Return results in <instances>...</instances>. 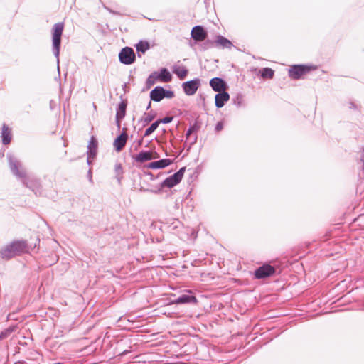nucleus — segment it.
Listing matches in <instances>:
<instances>
[{
    "label": "nucleus",
    "instance_id": "obj_16",
    "mask_svg": "<svg viewBox=\"0 0 364 364\" xmlns=\"http://www.w3.org/2000/svg\"><path fill=\"white\" fill-rule=\"evenodd\" d=\"M172 163V161L169 159H164L157 161L151 162L148 165V168L151 169L163 168L169 166Z\"/></svg>",
    "mask_w": 364,
    "mask_h": 364
},
{
    "label": "nucleus",
    "instance_id": "obj_20",
    "mask_svg": "<svg viewBox=\"0 0 364 364\" xmlns=\"http://www.w3.org/2000/svg\"><path fill=\"white\" fill-rule=\"evenodd\" d=\"M259 73L264 80H271L274 76V70L269 68H264L260 70Z\"/></svg>",
    "mask_w": 364,
    "mask_h": 364
},
{
    "label": "nucleus",
    "instance_id": "obj_32",
    "mask_svg": "<svg viewBox=\"0 0 364 364\" xmlns=\"http://www.w3.org/2000/svg\"><path fill=\"white\" fill-rule=\"evenodd\" d=\"M223 129V124L221 122H219L215 127V130L217 132H220Z\"/></svg>",
    "mask_w": 364,
    "mask_h": 364
},
{
    "label": "nucleus",
    "instance_id": "obj_10",
    "mask_svg": "<svg viewBox=\"0 0 364 364\" xmlns=\"http://www.w3.org/2000/svg\"><path fill=\"white\" fill-rule=\"evenodd\" d=\"M210 85L214 91L218 92L225 91L227 88L225 81L219 77L211 79L210 81Z\"/></svg>",
    "mask_w": 364,
    "mask_h": 364
},
{
    "label": "nucleus",
    "instance_id": "obj_4",
    "mask_svg": "<svg viewBox=\"0 0 364 364\" xmlns=\"http://www.w3.org/2000/svg\"><path fill=\"white\" fill-rule=\"evenodd\" d=\"M185 171V167L180 168L176 173L166 178L162 183V186L172 188L178 184L183 178Z\"/></svg>",
    "mask_w": 364,
    "mask_h": 364
},
{
    "label": "nucleus",
    "instance_id": "obj_29",
    "mask_svg": "<svg viewBox=\"0 0 364 364\" xmlns=\"http://www.w3.org/2000/svg\"><path fill=\"white\" fill-rule=\"evenodd\" d=\"M154 119V116L150 115L149 114H145L143 117V120L146 124L152 121Z\"/></svg>",
    "mask_w": 364,
    "mask_h": 364
},
{
    "label": "nucleus",
    "instance_id": "obj_24",
    "mask_svg": "<svg viewBox=\"0 0 364 364\" xmlns=\"http://www.w3.org/2000/svg\"><path fill=\"white\" fill-rule=\"evenodd\" d=\"M136 48L138 52L145 53L147 50L150 48V45L149 43L147 41H141L136 46Z\"/></svg>",
    "mask_w": 364,
    "mask_h": 364
},
{
    "label": "nucleus",
    "instance_id": "obj_18",
    "mask_svg": "<svg viewBox=\"0 0 364 364\" xmlns=\"http://www.w3.org/2000/svg\"><path fill=\"white\" fill-rule=\"evenodd\" d=\"M157 76H158V79H159V81L164 82H170L172 79V76H171V73L166 68L161 69L160 73H157Z\"/></svg>",
    "mask_w": 364,
    "mask_h": 364
},
{
    "label": "nucleus",
    "instance_id": "obj_17",
    "mask_svg": "<svg viewBox=\"0 0 364 364\" xmlns=\"http://www.w3.org/2000/svg\"><path fill=\"white\" fill-rule=\"evenodd\" d=\"M2 141L4 144H9L11 140V129L5 124L2 127Z\"/></svg>",
    "mask_w": 364,
    "mask_h": 364
},
{
    "label": "nucleus",
    "instance_id": "obj_3",
    "mask_svg": "<svg viewBox=\"0 0 364 364\" xmlns=\"http://www.w3.org/2000/svg\"><path fill=\"white\" fill-rule=\"evenodd\" d=\"M64 28L63 23H57L53 28V46L55 50V54H59L60 46L61 42V36Z\"/></svg>",
    "mask_w": 364,
    "mask_h": 364
},
{
    "label": "nucleus",
    "instance_id": "obj_22",
    "mask_svg": "<svg viewBox=\"0 0 364 364\" xmlns=\"http://www.w3.org/2000/svg\"><path fill=\"white\" fill-rule=\"evenodd\" d=\"M215 43L223 48H230L232 46V43L223 36H218Z\"/></svg>",
    "mask_w": 364,
    "mask_h": 364
},
{
    "label": "nucleus",
    "instance_id": "obj_12",
    "mask_svg": "<svg viewBox=\"0 0 364 364\" xmlns=\"http://www.w3.org/2000/svg\"><path fill=\"white\" fill-rule=\"evenodd\" d=\"M127 106V102L126 100H122L119 105L116 114V122L118 127H120L121 120L125 117Z\"/></svg>",
    "mask_w": 364,
    "mask_h": 364
},
{
    "label": "nucleus",
    "instance_id": "obj_27",
    "mask_svg": "<svg viewBox=\"0 0 364 364\" xmlns=\"http://www.w3.org/2000/svg\"><path fill=\"white\" fill-rule=\"evenodd\" d=\"M16 329L15 326L9 327L4 330L0 334V339H3L6 338L9 335H10L12 332H14Z\"/></svg>",
    "mask_w": 364,
    "mask_h": 364
},
{
    "label": "nucleus",
    "instance_id": "obj_30",
    "mask_svg": "<svg viewBox=\"0 0 364 364\" xmlns=\"http://www.w3.org/2000/svg\"><path fill=\"white\" fill-rule=\"evenodd\" d=\"M115 171L117 176H121L122 174V167L121 164L115 165Z\"/></svg>",
    "mask_w": 364,
    "mask_h": 364
},
{
    "label": "nucleus",
    "instance_id": "obj_25",
    "mask_svg": "<svg viewBox=\"0 0 364 364\" xmlns=\"http://www.w3.org/2000/svg\"><path fill=\"white\" fill-rule=\"evenodd\" d=\"M11 168L12 171L15 173V174L18 175L20 176H25V171L22 168H21L20 164L13 163L11 164Z\"/></svg>",
    "mask_w": 364,
    "mask_h": 364
},
{
    "label": "nucleus",
    "instance_id": "obj_26",
    "mask_svg": "<svg viewBox=\"0 0 364 364\" xmlns=\"http://www.w3.org/2000/svg\"><path fill=\"white\" fill-rule=\"evenodd\" d=\"M159 125V122L156 121L154 122L149 128H147L145 131L144 136H149L151 133H153Z\"/></svg>",
    "mask_w": 364,
    "mask_h": 364
},
{
    "label": "nucleus",
    "instance_id": "obj_23",
    "mask_svg": "<svg viewBox=\"0 0 364 364\" xmlns=\"http://www.w3.org/2000/svg\"><path fill=\"white\" fill-rule=\"evenodd\" d=\"M159 80V79H158V76H157V73L156 72H154L153 73H151L149 77L147 78L146 80V87L148 88H150L151 87H152L156 81Z\"/></svg>",
    "mask_w": 364,
    "mask_h": 364
},
{
    "label": "nucleus",
    "instance_id": "obj_5",
    "mask_svg": "<svg viewBox=\"0 0 364 364\" xmlns=\"http://www.w3.org/2000/svg\"><path fill=\"white\" fill-rule=\"evenodd\" d=\"M135 58L136 56L133 49L129 47L123 48L119 54L120 61L126 65H129L134 63Z\"/></svg>",
    "mask_w": 364,
    "mask_h": 364
},
{
    "label": "nucleus",
    "instance_id": "obj_7",
    "mask_svg": "<svg viewBox=\"0 0 364 364\" xmlns=\"http://www.w3.org/2000/svg\"><path fill=\"white\" fill-rule=\"evenodd\" d=\"M182 86L184 92L187 95H193L196 92L200 86V80L198 79H195L188 81L184 82Z\"/></svg>",
    "mask_w": 364,
    "mask_h": 364
},
{
    "label": "nucleus",
    "instance_id": "obj_21",
    "mask_svg": "<svg viewBox=\"0 0 364 364\" xmlns=\"http://www.w3.org/2000/svg\"><path fill=\"white\" fill-rule=\"evenodd\" d=\"M173 73L181 79H184L187 74L188 70L183 66H178L173 69Z\"/></svg>",
    "mask_w": 364,
    "mask_h": 364
},
{
    "label": "nucleus",
    "instance_id": "obj_6",
    "mask_svg": "<svg viewBox=\"0 0 364 364\" xmlns=\"http://www.w3.org/2000/svg\"><path fill=\"white\" fill-rule=\"evenodd\" d=\"M274 273L275 269L274 267L269 264H264L255 270V276L257 279H263L269 277Z\"/></svg>",
    "mask_w": 364,
    "mask_h": 364
},
{
    "label": "nucleus",
    "instance_id": "obj_2",
    "mask_svg": "<svg viewBox=\"0 0 364 364\" xmlns=\"http://www.w3.org/2000/svg\"><path fill=\"white\" fill-rule=\"evenodd\" d=\"M317 68V66L314 65H295L289 69V75L291 79L298 80Z\"/></svg>",
    "mask_w": 364,
    "mask_h": 364
},
{
    "label": "nucleus",
    "instance_id": "obj_31",
    "mask_svg": "<svg viewBox=\"0 0 364 364\" xmlns=\"http://www.w3.org/2000/svg\"><path fill=\"white\" fill-rule=\"evenodd\" d=\"M165 97L172 98L174 96V93L172 91L165 90H164Z\"/></svg>",
    "mask_w": 364,
    "mask_h": 364
},
{
    "label": "nucleus",
    "instance_id": "obj_15",
    "mask_svg": "<svg viewBox=\"0 0 364 364\" xmlns=\"http://www.w3.org/2000/svg\"><path fill=\"white\" fill-rule=\"evenodd\" d=\"M173 304H186V303H193L197 304L198 300L194 296L189 295H182L176 300H173L171 302Z\"/></svg>",
    "mask_w": 364,
    "mask_h": 364
},
{
    "label": "nucleus",
    "instance_id": "obj_14",
    "mask_svg": "<svg viewBox=\"0 0 364 364\" xmlns=\"http://www.w3.org/2000/svg\"><path fill=\"white\" fill-rule=\"evenodd\" d=\"M164 97H165L164 89L162 87H156L150 92V98L153 101L159 102Z\"/></svg>",
    "mask_w": 364,
    "mask_h": 364
},
{
    "label": "nucleus",
    "instance_id": "obj_28",
    "mask_svg": "<svg viewBox=\"0 0 364 364\" xmlns=\"http://www.w3.org/2000/svg\"><path fill=\"white\" fill-rule=\"evenodd\" d=\"M173 119V117H166L161 119L157 120V122H159V124L160 123L167 124V123L172 122Z\"/></svg>",
    "mask_w": 364,
    "mask_h": 364
},
{
    "label": "nucleus",
    "instance_id": "obj_19",
    "mask_svg": "<svg viewBox=\"0 0 364 364\" xmlns=\"http://www.w3.org/2000/svg\"><path fill=\"white\" fill-rule=\"evenodd\" d=\"M98 143L96 138L92 136L88 144L89 154L90 156H95L97 153Z\"/></svg>",
    "mask_w": 364,
    "mask_h": 364
},
{
    "label": "nucleus",
    "instance_id": "obj_33",
    "mask_svg": "<svg viewBox=\"0 0 364 364\" xmlns=\"http://www.w3.org/2000/svg\"><path fill=\"white\" fill-rule=\"evenodd\" d=\"M191 133V129H189L187 132V136H189Z\"/></svg>",
    "mask_w": 364,
    "mask_h": 364
},
{
    "label": "nucleus",
    "instance_id": "obj_13",
    "mask_svg": "<svg viewBox=\"0 0 364 364\" xmlns=\"http://www.w3.org/2000/svg\"><path fill=\"white\" fill-rule=\"evenodd\" d=\"M229 99H230V95L227 92L223 91V92H219L215 97V106L218 108H220V107H223L225 102L228 101Z\"/></svg>",
    "mask_w": 364,
    "mask_h": 364
},
{
    "label": "nucleus",
    "instance_id": "obj_8",
    "mask_svg": "<svg viewBox=\"0 0 364 364\" xmlns=\"http://www.w3.org/2000/svg\"><path fill=\"white\" fill-rule=\"evenodd\" d=\"M159 158V155L156 151H141L135 157V159L136 161L142 163Z\"/></svg>",
    "mask_w": 364,
    "mask_h": 364
},
{
    "label": "nucleus",
    "instance_id": "obj_1",
    "mask_svg": "<svg viewBox=\"0 0 364 364\" xmlns=\"http://www.w3.org/2000/svg\"><path fill=\"white\" fill-rule=\"evenodd\" d=\"M28 247L24 241H14L0 250V256L8 260L16 255L28 252Z\"/></svg>",
    "mask_w": 364,
    "mask_h": 364
},
{
    "label": "nucleus",
    "instance_id": "obj_9",
    "mask_svg": "<svg viewBox=\"0 0 364 364\" xmlns=\"http://www.w3.org/2000/svg\"><path fill=\"white\" fill-rule=\"evenodd\" d=\"M191 37L196 41H203L207 38V33L200 26H196L192 28Z\"/></svg>",
    "mask_w": 364,
    "mask_h": 364
},
{
    "label": "nucleus",
    "instance_id": "obj_11",
    "mask_svg": "<svg viewBox=\"0 0 364 364\" xmlns=\"http://www.w3.org/2000/svg\"><path fill=\"white\" fill-rule=\"evenodd\" d=\"M127 139H128L127 134L125 132H122L114 141L113 146L114 147V149L117 152L121 151L122 150V149L125 146Z\"/></svg>",
    "mask_w": 364,
    "mask_h": 364
}]
</instances>
